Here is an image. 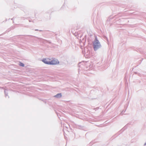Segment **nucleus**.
<instances>
[{
	"label": "nucleus",
	"mask_w": 146,
	"mask_h": 146,
	"mask_svg": "<svg viewBox=\"0 0 146 146\" xmlns=\"http://www.w3.org/2000/svg\"><path fill=\"white\" fill-rule=\"evenodd\" d=\"M50 60L51 59L48 58L43 59L42 60V61L44 63L48 64H50Z\"/></svg>",
	"instance_id": "nucleus-3"
},
{
	"label": "nucleus",
	"mask_w": 146,
	"mask_h": 146,
	"mask_svg": "<svg viewBox=\"0 0 146 146\" xmlns=\"http://www.w3.org/2000/svg\"><path fill=\"white\" fill-rule=\"evenodd\" d=\"M62 95L61 94H58L54 96V97L56 98H60L61 97Z\"/></svg>",
	"instance_id": "nucleus-4"
},
{
	"label": "nucleus",
	"mask_w": 146,
	"mask_h": 146,
	"mask_svg": "<svg viewBox=\"0 0 146 146\" xmlns=\"http://www.w3.org/2000/svg\"><path fill=\"white\" fill-rule=\"evenodd\" d=\"M94 48L95 50L100 48V43L96 39L93 43Z\"/></svg>",
	"instance_id": "nucleus-1"
},
{
	"label": "nucleus",
	"mask_w": 146,
	"mask_h": 146,
	"mask_svg": "<svg viewBox=\"0 0 146 146\" xmlns=\"http://www.w3.org/2000/svg\"><path fill=\"white\" fill-rule=\"evenodd\" d=\"M145 145H146V143L145 144H144Z\"/></svg>",
	"instance_id": "nucleus-6"
},
{
	"label": "nucleus",
	"mask_w": 146,
	"mask_h": 146,
	"mask_svg": "<svg viewBox=\"0 0 146 146\" xmlns=\"http://www.w3.org/2000/svg\"><path fill=\"white\" fill-rule=\"evenodd\" d=\"M20 66H24V64L22 63H20L19 64Z\"/></svg>",
	"instance_id": "nucleus-5"
},
{
	"label": "nucleus",
	"mask_w": 146,
	"mask_h": 146,
	"mask_svg": "<svg viewBox=\"0 0 146 146\" xmlns=\"http://www.w3.org/2000/svg\"><path fill=\"white\" fill-rule=\"evenodd\" d=\"M50 63V64H58L59 62L57 60L52 58V60L51 59Z\"/></svg>",
	"instance_id": "nucleus-2"
}]
</instances>
